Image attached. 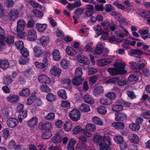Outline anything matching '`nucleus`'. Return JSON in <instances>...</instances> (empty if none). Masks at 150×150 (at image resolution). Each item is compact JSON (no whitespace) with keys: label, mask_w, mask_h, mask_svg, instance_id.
<instances>
[{"label":"nucleus","mask_w":150,"mask_h":150,"mask_svg":"<svg viewBox=\"0 0 150 150\" xmlns=\"http://www.w3.org/2000/svg\"><path fill=\"white\" fill-rule=\"evenodd\" d=\"M116 67L113 68H109L108 71L112 75H116L118 74H123L126 72L125 70V64L124 62H118L114 64Z\"/></svg>","instance_id":"nucleus-1"},{"label":"nucleus","mask_w":150,"mask_h":150,"mask_svg":"<svg viewBox=\"0 0 150 150\" xmlns=\"http://www.w3.org/2000/svg\"><path fill=\"white\" fill-rule=\"evenodd\" d=\"M98 145L101 147L100 150H110L108 146L110 144L109 137H105L101 138L98 143Z\"/></svg>","instance_id":"nucleus-2"},{"label":"nucleus","mask_w":150,"mask_h":150,"mask_svg":"<svg viewBox=\"0 0 150 150\" xmlns=\"http://www.w3.org/2000/svg\"><path fill=\"white\" fill-rule=\"evenodd\" d=\"M69 116L73 120L76 121L80 118L81 114L79 110L76 109H74L69 112Z\"/></svg>","instance_id":"nucleus-3"},{"label":"nucleus","mask_w":150,"mask_h":150,"mask_svg":"<svg viewBox=\"0 0 150 150\" xmlns=\"http://www.w3.org/2000/svg\"><path fill=\"white\" fill-rule=\"evenodd\" d=\"M37 38L36 32L33 29L28 30L27 34V39L30 41L35 40Z\"/></svg>","instance_id":"nucleus-4"},{"label":"nucleus","mask_w":150,"mask_h":150,"mask_svg":"<svg viewBox=\"0 0 150 150\" xmlns=\"http://www.w3.org/2000/svg\"><path fill=\"white\" fill-rule=\"evenodd\" d=\"M35 64L37 67L39 69H45L47 68L48 65V62L47 58L45 57L43 59L42 63H39L36 62H35Z\"/></svg>","instance_id":"nucleus-5"},{"label":"nucleus","mask_w":150,"mask_h":150,"mask_svg":"<svg viewBox=\"0 0 150 150\" xmlns=\"http://www.w3.org/2000/svg\"><path fill=\"white\" fill-rule=\"evenodd\" d=\"M38 80L40 82L44 84H49L51 81L49 78L45 74H40L38 77Z\"/></svg>","instance_id":"nucleus-6"},{"label":"nucleus","mask_w":150,"mask_h":150,"mask_svg":"<svg viewBox=\"0 0 150 150\" xmlns=\"http://www.w3.org/2000/svg\"><path fill=\"white\" fill-rule=\"evenodd\" d=\"M8 16L10 21H14L18 18L19 16V13L17 10L14 9L13 10L9 12Z\"/></svg>","instance_id":"nucleus-7"},{"label":"nucleus","mask_w":150,"mask_h":150,"mask_svg":"<svg viewBox=\"0 0 150 150\" xmlns=\"http://www.w3.org/2000/svg\"><path fill=\"white\" fill-rule=\"evenodd\" d=\"M112 59L111 58H105L97 60L96 62L97 65L100 66L107 65L111 63Z\"/></svg>","instance_id":"nucleus-8"},{"label":"nucleus","mask_w":150,"mask_h":150,"mask_svg":"<svg viewBox=\"0 0 150 150\" xmlns=\"http://www.w3.org/2000/svg\"><path fill=\"white\" fill-rule=\"evenodd\" d=\"M26 25L25 22L23 20L19 19L17 22L16 30L18 32L23 31Z\"/></svg>","instance_id":"nucleus-9"},{"label":"nucleus","mask_w":150,"mask_h":150,"mask_svg":"<svg viewBox=\"0 0 150 150\" xmlns=\"http://www.w3.org/2000/svg\"><path fill=\"white\" fill-rule=\"evenodd\" d=\"M6 122L9 127L11 128H14L18 124V122L16 118L11 117L8 119Z\"/></svg>","instance_id":"nucleus-10"},{"label":"nucleus","mask_w":150,"mask_h":150,"mask_svg":"<svg viewBox=\"0 0 150 150\" xmlns=\"http://www.w3.org/2000/svg\"><path fill=\"white\" fill-rule=\"evenodd\" d=\"M20 97L14 94H11L7 97L8 101L11 103H14L18 101Z\"/></svg>","instance_id":"nucleus-11"},{"label":"nucleus","mask_w":150,"mask_h":150,"mask_svg":"<svg viewBox=\"0 0 150 150\" xmlns=\"http://www.w3.org/2000/svg\"><path fill=\"white\" fill-rule=\"evenodd\" d=\"M33 49L34 55L36 57H41L43 52L41 47L38 45L35 46Z\"/></svg>","instance_id":"nucleus-12"},{"label":"nucleus","mask_w":150,"mask_h":150,"mask_svg":"<svg viewBox=\"0 0 150 150\" xmlns=\"http://www.w3.org/2000/svg\"><path fill=\"white\" fill-rule=\"evenodd\" d=\"M116 116L115 119L116 121H123L127 118V115L124 113L122 112H120L116 113L115 114Z\"/></svg>","instance_id":"nucleus-13"},{"label":"nucleus","mask_w":150,"mask_h":150,"mask_svg":"<svg viewBox=\"0 0 150 150\" xmlns=\"http://www.w3.org/2000/svg\"><path fill=\"white\" fill-rule=\"evenodd\" d=\"M76 58L78 62L80 63L85 64H88L89 63V60L88 58L84 55H78Z\"/></svg>","instance_id":"nucleus-14"},{"label":"nucleus","mask_w":150,"mask_h":150,"mask_svg":"<svg viewBox=\"0 0 150 150\" xmlns=\"http://www.w3.org/2000/svg\"><path fill=\"white\" fill-rule=\"evenodd\" d=\"M111 125L117 130H122L125 127V125L124 123L121 122H113L111 124Z\"/></svg>","instance_id":"nucleus-15"},{"label":"nucleus","mask_w":150,"mask_h":150,"mask_svg":"<svg viewBox=\"0 0 150 150\" xmlns=\"http://www.w3.org/2000/svg\"><path fill=\"white\" fill-rule=\"evenodd\" d=\"M51 74L54 76H59L61 72V69L55 66H52L50 70Z\"/></svg>","instance_id":"nucleus-16"},{"label":"nucleus","mask_w":150,"mask_h":150,"mask_svg":"<svg viewBox=\"0 0 150 150\" xmlns=\"http://www.w3.org/2000/svg\"><path fill=\"white\" fill-rule=\"evenodd\" d=\"M83 99L85 102L88 104H93L95 102L92 97L88 94H86L84 96Z\"/></svg>","instance_id":"nucleus-17"},{"label":"nucleus","mask_w":150,"mask_h":150,"mask_svg":"<svg viewBox=\"0 0 150 150\" xmlns=\"http://www.w3.org/2000/svg\"><path fill=\"white\" fill-rule=\"evenodd\" d=\"M38 122V119L36 117H33L28 122V125L30 127H33Z\"/></svg>","instance_id":"nucleus-18"},{"label":"nucleus","mask_w":150,"mask_h":150,"mask_svg":"<svg viewBox=\"0 0 150 150\" xmlns=\"http://www.w3.org/2000/svg\"><path fill=\"white\" fill-rule=\"evenodd\" d=\"M103 46L102 44L99 43L97 44L95 49V52L98 54L100 55L103 52Z\"/></svg>","instance_id":"nucleus-19"},{"label":"nucleus","mask_w":150,"mask_h":150,"mask_svg":"<svg viewBox=\"0 0 150 150\" xmlns=\"http://www.w3.org/2000/svg\"><path fill=\"white\" fill-rule=\"evenodd\" d=\"M103 91V88L101 86H99L95 88L93 91L94 95L96 96H98Z\"/></svg>","instance_id":"nucleus-20"},{"label":"nucleus","mask_w":150,"mask_h":150,"mask_svg":"<svg viewBox=\"0 0 150 150\" xmlns=\"http://www.w3.org/2000/svg\"><path fill=\"white\" fill-rule=\"evenodd\" d=\"M83 79L81 78L75 77L71 81L72 83L76 86H79L81 85Z\"/></svg>","instance_id":"nucleus-21"},{"label":"nucleus","mask_w":150,"mask_h":150,"mask_svg":"<svg viewBox=\"0 0 150 150\" xmlns=\"http://www.w3.org/2000/svg\"><path fill=\"white\" fill-rule=\"evenodd\" d=\"M41 44L44 47L47 46L50 40L48 37L42 36L40 40Z\"/></svg>","instance_id":"nucleus-22"},{"label":"nucleus","mask_w":150,"mask_h":150,"mask_svg":"<svg viewBox=\"0 0 150 150\" xmlns=\"http://www.w3.org/2000/svg\"><path fill=\"white\" fill-rule=\"evenodd\" d=\"M9 65V63L6 60L2 59L0 58V67L2 69L8 68Z\"/></svg>","instance_id":"nucleus-23"},{"label":"nucleus","mask_w":150,"mask_h":150,"mask_svg":"<svg viewBox=\"0 0 150 150\" xmlns=\"http://www.w3.org/2000/svg\"><path fill=\"white\" fill-rule=\"evenodd\" d=\"M36 27L38 31L43 32L46 28L47 25L45 23L43 24L37 23L36 24Z\"/></svg>","instance_id":"nucleus-24"},{"label":"nucleus","mask_w":150,"mask_h":150,"mask_svg":"<svg viewBox=\"0 0 150 150\" xmlns=\"http://www.w3.org/2000/svg\"><path fill=\"white\" fill-rule=\"evenodd\" d=\"M92 120L93 122L95 124L100 126H103V125L102 120L98 116L93 117L92 118Z\"/></svg>","instance_id":"nucleus-25"},{"label":"nucleus","mask_w":150,"mask_h":150,"mask_svg":"<svg viewBox=\"0 0 150 150\" xmlns=\"http://www.w3.org/2000/svg\"><path fill=\"white\" fill-rule=\"evenodd\" d=\"M53 59L55 61H58L61 58L60 52L58 50H54L52 53Z\"/></svg>","instance_id":"nucleus-26"},{"label":"nucleus","mask_w":150,"mask_h":150,"mask_svg":"<svg viewBox=\"0 0 150 150\" xmlns=\"http://www.w3.org/2000/svg\"><path fill=\"white\" fill-rule=\"evenodd\" d=\"M128 137L131 141L135 143H137L139 142V139L136 134H129V135Z\"/></svg>","instance_id":"nucleus-27"},{"label":"nucleus","mask_w":150,"mask_h":150,"mask_svg":"<svg viewBox=\"0 0 150 150\" xmlns=\"http://www.w3.org/2000/svg\"><path fill=\"white\" fill-rule=\"evenodd\" d=\"M30 93V91L28 88H24L19 92V96L23 97H27Z\"/></svg>","instance_id":"nucleus-28"},{"label":"nucleus","mask_w":150,"mask_h":150,"mask_svg":"<svg viewBox=\"0 0 150 150\" xmlns=\"http://www.w3.org/2000/svg\"><path fill=\"white\" fill-rule=\"evenodd\" d=\"M76 141L73 139H71L68 143L67 146V150H74V145L76 143Z\"/></svg>","instance_id":"nucleus-29"},{"label":"nucleus","mask_w":150,"mask_h":150,"mask_svg":"<svg viewBox=\"0 0 150 150\" xmlns=\"http://www.w3.org/2000/svg\"><path fill=\"white\" fill-rule=\"evenodd\" d=\"M66 52L68 54L71 56L75 55L77 54L76 52L72 47L69 46L67 47Z\"/></svg>","instance_id":"nucleus-30"},{"label":"nucleus","mask_w":150,"mask_h":150,"mask_svg":"<svg viewBox=\"0 0 150 150\" xmlns=\"http://www.w3.org/2000/svg\"><path fill=\"white\" fill-rule=\"evenodd\" d=\"M52 136L51 133L49 130H47L44 132L42 135V138L44 139H48Z\"/></svg>","instance_id":"nucleus-31"},{"label":"nucleus","mask_w":150,"mask_h":150,"mask_svg":"<svg viewBox=\"0 0 150 150\" xmlns=\"http://www.w3.org/2000/svg\"><path fill=\"white\" fill-rule=\"evenodd\" d=\"M79 109L81 111L85 112H88L90 111V109L89 105L83 103L81 105Z\"/></svg>","instance_id":"nucleus-32"},{"label":"nucleus","mask_w":150,"mask_h":150,"mask_svg":"<svg viewBox=\"0 0 150 150\" xmlns=\"http://www.w3.org/2000/svg\"><path fill=\"white\" fill-rule=\"evenodd\" d=\"M58 94L59 96L63 99H66L67 98V93L65 90L61 89L58 91Z\"/></svg>","instance_id":"nucleus-33"},{"label":"nucleus","mask_w":150,"mask_h":150,"mask_svg":"<svg viewBox=\"0 0 150 150\" xmlns=\"http://www.w3.org/2000/svg\"><path fill=\"white\" fill-rule=\"evenodd\" d=\"M62 140L61 137L59 135V133H57L52 137V141L54 143H58L61 142Z\"/></svg>","instance_id":"nucleus-34"},{"label":"nucleus","mask_w":150,"mask_h":150,"mask_svg":"<svg viewBox=\"0 0 150 150\" xmlns=\"http://www.w3.org/2000/svg\"><path fill=\"white\" fill-rule=\"evenodd\" d=\"M19 114L18 116V118L20 122H21L22 121V119L27 116V112L26 110L21 112L19 113Z\"/></svg>","instance_id":"nucleus-35"},{"label":"nucleus","mask_w":150,"mask_h":150,"mask_svg":"<svg viewBox=\"0 0 150 150\" xmlns=\"http://www.w3.org/2000/svg\"><path fill=\"white\" fill-rule=\"evenodd\" d=\"M114 139L115 142L118 144H122L124 140V138L120 135L114 137Z\"/></svg>","instance_id":"nucleus-36"},{"label":"nucleus","mask_w":150,"mask_h":150,"mask_svg":"<svg viewBox=\"0 0 150 150\" xmlns=\"http://www.w3.org/2000/svg\"><path fill=\"white\" fill-rule=\"evenodd\" d=\"M4 3L8 8H11L13 7L14 4V3L13 0H6Z\"/></svg>","instance_id":"nucleus-37"},{"label":"nucleus","mask_w":150,"mask_h":150,"mask_svg":"<svg viewBox=\"0 0 150 150\" xmlns=\"http://www.w3.org/2000/svg\"><path fill=\"white\" fill-rule=\"evenodd\" d=\"M129 127L132 130L137 131L139 129L140 127L139 125L134 123H131L129 125Z\"/></svg>","instance_id":"nucleus-38"},{"label":"nucleus","mask_w":150,"mask_h":150,"mask_svg":"<svg viewBox=\"0 0 150 150\" xmlns=\"http://www.w3.org/2000/svg\"><path fill=\"white\" fill-rule=\"evenodd\" d=\"M69 63L67 59H63L61 61L60 65L64 69L67 68L68 66Z\"/></svg>","instance_id":"nucleus-39"},{"label":"nucleus","mask_w":150,"mask_h":150,"mask_svg":"<svg viewBox=\"0 0 150 150\" xmlns=\"http://www.w3.org/2000/svg\"><path fill=\"white\" fill-rule=\"evenodd\" d=\"M4 41L8 44L11 45L14 42V38L12 36H8L4 39Z\"/></svg>","instance_id":"nucleus-40"},{"label":"nucleus","mask_w":150,"mask_h":150,"mask_svg":"<svg viewBox=\"0 0 150 150\" xmlns=\"http://www.w3.org/2000/svg\"><path fill=\"white\" fill-rule=\"evenodd\" d=\"M85 127L88 130L92 131H95L96 129V126L95 125L91 123L87 124Z\"/></svg>","instance_id":"nucleus-41"},{"label":"nucleus","mask_w":150,"mask_h":150,"mask_svg":"<svg viewBox=\"0 0 150 150\" xmlns=\"http://www.w3.org/2000/svg\"><path fill=\"white\" fill-rule=\"evenodd\" d=\"M123 108L122 105H113L112 107V110L114 112H118L122 110Z\"/></svg>","instance_id":"nucleus-42"},{"label":"nucleus","mask_w":150,"mask_h":150,"mask_svg":"<svg viewBox=\"0 0 150 150\" xmlns=\"http://www.w3.org/2000/svg\"><path fill=\"white\" fill-rule=\"evenodd\" d=\"M100 102L101 104L106 105H110L112 103V100L110 99H102L100 100Z\"/></svg>","instance_id":"nucleus-43"},{"label":"nucleus","mask_w":150,"mask_h":150,"mask_svg":"<svg viewBox=\"0 0 150 150\" xmlns=\"http://www.w3.org/2000/svg\"><path fill=\"white\" fill-rule=\"evenodd\" d=\"M98 112L100 114H105L107 112L106 108L102 106H100L97 108Z\"/></svg>","instance_id":"nucleus-44"},{"label":"nucleus","mask_w":150,"mask_h":150,"mask_svg":"<svg viewBox=\"0 0 150 150\" xmlns=\"http://www.w3.org/2000/svg\"><path fill=\"white\" fill-rule=\"evenodd\" d=\"M82 74L81 68L80 67H78L76 69L75 77L81 78Z\"/></svg>","instance_id":"nucleus-45"},{"label":"nucleus","mask_w":150,"mask_h":150,"mask_svg":"<svg viewBox=\"0 0 150 150\" xmlns=\"http://www.w3.org/2000/svg\"><path fill=\"white\" fill-rule=\"evenodd\" d=\"M33 12L34 14V16L37 17L41 18L43 16V13L38 10H33Z\"/></svg>","instance_id":"nucleus-46"},{"label":"nucleus","mask_w":150,"mask_h":150,"mask_svg":"<svg viewBox=\"0 0 150 150\" xmlns=\"http://www.w3.org/2000/svg\"><path fill=\"white\" fill-rule=\"evenodd\" d=\"M72 124L70 122H67L64 125V129L67 131H69L72 128Z\"/></svg>","instance_id":"nucleus-47"},{"label":"nucleus","mask_w":150,"mask_h":150,"mask_svg":"<svg viewBox=\"0 0 150 150\" xmlns=\"http://www.w3.org/2000/svg\"><path fill=\"white\" fill-rule=\"evenodd\" d=\"M12 81V79L10 76H7L4 77V84L9 85L11 83Z\"/></svg>","instance_id":"nucleus-48"},{"label":"nucleus","mask_w":150,"mask_h":150,"mask_svg":"<svg viewBox=\"0 0 150 150\" xmlns=\"http://www.w3.org/2000/svg\"><path fill=\"white\" fill-rule=\"evenodd\" d=\"M15 45L17 49L20 50L24 47L23 42L21 41H19L15 43Z\"/></svg>","instance_id":"nucleus-49"},{"label":"nucleus","mask_w":150,"mask_h":150,"mask_svg":"<svg viewBox=\"0 0 150 150\" xmlns=\"http://www.w3.org/2000/svg\"><path fill=\"white\" fill-rule=\"evenodd\" d=\"M40 89L41 91L44 92H48L50 91L49 87L45 85H42L40 86Z\"/></svg>","instance_id":"nucleus-50"},{"label":"nucleus","mask_w":150,"mask_h":150,"mask_svg":"<svg viewBox=\"0 0 150 150\" xmlns=\"http://www.w3.org/2000/svg\"><path fill=\"white\" fill-rule=\"evenodd\" d=\"M129 53L131 55L137 54L140 55L142 54V51L140 50L131 49L130 50Z\"/></svg>","instance_id":"nucleus-51"},{"label":"nucleus","mask_w":150,"mask_h":150,"mask_svg":"<svg viewBox=\"0 0 150 150\" xmlns=\"http://www.w3.org/2000/svg\"><path fill=\"white\" fill-rule=\"evenodd\" d=\"M138 79L139 76L134 74H131L128 78V80L131 82L137 81Z\"/></svg>","instance_id":"nucleus-52"},{"label":"nucleus","mask_w":150,"mask_h":150,"mask_svg":"<svg viewBox=\"0 0 150 150\" xmlns=\"http://www.w3.org/2000/svg\"><path fill=\"white\" fill-rule=\"evenodd\" d=\"M51 122L45 123L43 124L41 128L42 129H46L47 130H49L52 127Z\"/></svg>","instance_id":"nucleus-53"},{"label":"nucleus","mask_w":150,"mask_h":150,"mask_svg":"<svg viewBox=\"0 0 150 150\" xmlns=\"http://www.w3.org/2000/svg\"><path fill=\"white\" fill-rule=\"evenodd\" d=\"M34 71L31 68L27 69L24 72V76L26 77H29L33 74Z\"/></svg>","instance_id":"nucleus-54"},{"label":"nucleus","mask_w":150,"mask_h":150,"mask_svg":"<svg viewBox=\"0 0 150 150\" xmlns=\"http://www.w3.org/2000/svg\"><path fill=\"white\" fill-rule=\"evenodd\" d=\"M20 52L22 55L24 57H27L29 56V52L28 50L25 48H23L21 49Z\"/></svg>","instance_id":"nucleus-55"},{"label":"nucleus","mask_w":150,"mask_h":150,"mask_svg":"<svg viewBox=\"0 0 150 150\" xmlns=\"http://www.w3.org/2000/svg\"><path fill=\"white\" fill-rule=\"evenodd\" d=\"M28 59L26 57H21L19 59V63L21 64L24 65L28 62Z\"/></svg>","instance_id":"nucleus-56"},{"label":"nucleus","mask_w":150,"mask_h":150,"mask_svg":"<svg viewBox=\"0 0 150 150\" xmlns=\"http://www.w3.org/2000/svg\"><path fill=\"white\" fill-rule=\"evenodd\" d=\"M56 97L51 93H49L46 96V98L50 101H54Z\"/></svg>","instance_id":"nucleus-57"},{"label":"nucleus","mask_w":150,"mask_h":150,"mask_svg":"<svg viewBox=\"0 0 150 150\" xmlns=\"http://www.w3.org/2000/svg\"><path fill=\"white\" fill-rule=\"evenodd\" d=\"M95 10L96 11H103L105 9V7L103 4H97L95 6Z\"/></svg>","instance_id":"nucleus-58"},{"label":"nucleus","mask_w":150,"mask_h":150,"mask_svg":"<svg viewBox=\"0 0 150 150\" xmlns=\"http://www.w3.org/2000/svg\"><path fill=\"white\" fill-rule=\"evenodd\" d=\"M36 97L34 96H32L29 98L27 101L26 104L27 105H31L35 100Z\"/></svg>","instance_id":"nucleus-59"},{"label":"nucleus","mask_w":150,"mask_h":150,"mask_svg":"<svg viewBox=\"0 0 150 150\" xmlns=\"http://www.w3.org/2000/svg\"><path fill=\"white\" fill-rule=\"evenodd\" d=\"M141 115L145 119L150 118V111H145L141 113Z\"/></svg>","instance_id":"nucleus-60"},{"label":"nucleus","mask_w":150,"mask_h":150,"mask_svg":"<svg viewBox=\"0 0 150 150\" xmlns=\"http://www.w3.org/2000/svg\"><path fill=\"white\" fill-rule=\"evenodd\" d=\"M106 96L109 98V99L111 100L114 99L116 97V95L113 92H109L106 94Z\"/></svg>","instance_id":"nucleus-61"},{"label":"nucleus","mask_w":150,"mask_h":150,"mask_svg":"<svg viewBox=\"0 0 150 150\" xmlns=\"http://www.w3.org/2000/svg\"><path fill=\"white\" fill-rule=\"evenodd\" d=\"M55 117L54 114L53 113H50L47 115L45 116V118L46 119L52 120L54 119Z\"/></svg>","instance_id":"nucleus-62"},{"label":"nucleus","mask_w":150,"mask_h":150,"mask_svg":"<svg viewBox=\"0 0 150 150\" xmlns=\"http://www.w3.org/2000/svg\"><path fill=\"white\" fill-rule=\"evenodd\" d=\"M74 13L77 15H81L83 14L84 11L81 8H77L75 10Z\"/></svg>","instance_id":"nucleus-63"},{"label":"nucleus","mask_w":150,"mask_h":150,"mask_svg":"<svg viewBox=\"0 0 150 150\" xmlns=\"http://www.w3.org/2000/svg\"><path fill=\"white\" fill-rule=\"evenodd\" d=\"M9 135V132L8 129L7 128H5L3 131V136L5 139H7Z\"/></svg>","instance_id":"nucleus-64"}]
</instances>
